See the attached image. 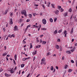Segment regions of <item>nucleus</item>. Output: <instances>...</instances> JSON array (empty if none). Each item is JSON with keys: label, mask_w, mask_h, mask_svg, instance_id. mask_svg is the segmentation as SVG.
Instances as JSON below:
<instances>
[{"label": "nucleus", "mask_w": 77, "mask_h": 77, "mask_svg": "<svg viewBox=\"0 0 77 77\" xmlns=\"http://www.w3.org/2000/svg\"><path fill=\"white\" fill-rule=\"evenodd\" d=\"M45 59L44 57L41 60V65H42L43 63L44 65H46V62H45Z\"/></svg>", "instance_id": "obj_1"}, {"label": "nucleus", "mask_w": 77, "mask_h": 77, "mask_svg": "<svg viewBox=\"0 0 77 77\" xmlns=\"http://www.w3.org/2000/svg\"><path fill=\"white\" fill-rule=\"evenodd\" d=\"M26 10H22L21 12V14L22 15H24L25 17H27V15H26Z\"/></svg>", "instance_id": "obj_2"}, {"label": "nucleus", "mask_w": 77, "mask_h": 77, "mask_svg": "<svg viewBox=\"0 0 77 77\" xmlns=\"http://www.w3.org/2000/svg\"><path fill=\"white\" fill-rule=\"evenodd\" d=\"M42 22L44 24H46V23H47V21H46V20H45V19H43L42 20Z\"/></svg>", "instance_id": "obj_3"}, {"label": "nucleus", "mask_w": 77, "mask_h": 77, "mask_svg": "<svg viewBox=\"0 0 77 77\" xmlns=\"http://www.w3.org/2000/svg\"><path fill=\"white\" fill-rule=\"evenodd\" d=\"M55 13L56 15H58V14L59 13V11L58 10H56L55 11Z\"/></svg>", "instance_id": "obj_4"}, {"label": "nucleus", "mask_w": 77, "mask_h": 77, "mask_svg": "<svg viewBox=\"0 0 77 77\" xmlns=\"http://www.w3.org/2000/svg\"><path fill=\"white\" fill-rule=\"evenodd\" d=\"M18 29V27H17V26H15L14 27V31H16V30H17V29Z\"/></svg>", "instance_id": "obj_5"}, {"label": "nucleus", "mask_w": 77, "mask_h": 77, "mask_svg": "<svg viewBox=\"0 0 77 77\" xmlns=\"http://www.w3.org/2000/svg\"><path fill=\"white\" fill-rule=\"evenodd\" d=\"M10 24H12L13 22H12V18L10 19Z\"/></svg>", "instance_id": "obj_6"}, {"label": "nucleus", "mask_w": 77, "mask_h": 77, "mask_svg": "<svg viewBox=\"0 0 77 77\" xmlns=\"http://www.w3.org/2000/svg\"><path fill=\"white\" fill-rule=\"evenodd\" d=\"M5 76H6V77H9V76H11V75L8 74L7 73H5Z\"/></svg>", "instance_id": "obj_7"}, {"label": "nucleus", "mask_w": 77, "mask_h": 77, "mask_svg": "<svg viewBox=\"0 0 77 77\" xmlns=\"http://www.w3.org/2000/svg\"><path fill=\"white\" fill-rule=\"evenodd\" d=\"M66 53L67 54H71V52L69 51H67L66 52Z\"/></svg>", "instance_id": "obj_8"}, {"label": "nucleus", "mask_w": 77, "mask_h": 77, "mask_svg": "<svg viewBox=\"0 0 77 77\" xmlns=\"http://www.w3.org/2000/svg\"><path fill=\"white\" fill-rule=\"evenodd\" d=\"M30 47L29 48V50L30 49V48H32L33 47V46L32 45V43H30Z\"/></svg>", "instance_id": "obj_9"}, {"label": "nucleus", "mask_w": 77, "mask_h": 77, "mask_svg": "<svg viewBox=\"0 0 77 77\" xmlns=\"http://www.w3.org/2000/svg\"><path fill=\"white\" fill-rule=\"evenodd\" d=\"M38 28V26H36L35 25H34L33 26V27H32V28Z\"/></svg>", "instance_id": "obj_10"}, {"label": "nucleus", "mask_w": 77, "mask_h": 77, "mask_svg": "<svg viewBox=\"0 0 77 77\" xmlns=\"http://www.w3.org/2000/svg\"><path fill=\"white\" fill-rule=\"evenodd\" d=\"M55 48H57V49H59V46L56 45L55 46Z\"/></svg>", "instance_id": "obj_11"}, {"label": "nucleus", "mask_w": 77, "mask_h": 77, "mask_svg": "<svg viewBox=\"0 0 77 77\" xmlns=\"http://www.w3.org/2000/svg\"><path fill=\"white\" fill-rule=\"evenodd\" d=\"M54 33L55 35L57 34V30H56L54 32Z\"/></svg>", "instance_id": "obj_12"}, {"label": "nucleus", "mask_w": 77, "mask_h": 77, "mask_svg": "<svg viewBox=\"0 0 77 77\" xmlns=\"http://www.w3.org/2000/svg\"><path fill=\"white\" fill-rule=\"evenodd\" d=\"M74 29V28H72V29L71 30V34H72V33H73V30Z\"/></svg>", "instance_id": "obj_13"}, {"label": "nucleus", "mask_w": 77, "mask_h": 77, "mask_svg": "<svg viewBox=\"0 0 77 77\" xmlns=\"http://www.w3.org/2000/svg\"><path fill=\"white\" fill-rule=\"evenodd\" d=\"M64 16L65 17H66V16H68V12H66V13H64Z\"/></svg>", "instance_id": "obj_14"}, {"label": "nucleus", "mask_w": 77, "mask_h": 77, "mask_svg": "<svg viewBox=\"0 0 77 77\" xmlns=\"http://www.w3.org/2000/svg\"><path fill=\"white\" fill-rule=\"evenodd\" d=\"M8 11L7 10H6V11H5L4 12V14L5 15H6V14H7V13H8Z\"/></svg>", "instance_id": "obj_15"}, {"label": "nucleus", "mask_w": 77, "mask_h": 77, "mask_svg": "<svg viewBox=\"0 0 77 77\" xmlns=\"http://www.w3.org/2000/svg\"><path fill=\"white\" fill-rule=\"evenodd\" d=\"M49 21L50 22H51V23H53V19L52 18H50L49 19Z\"/></svg>", "instance_id": "obj_16"}, {"label": "nucleus", "mask_w": 77, "mask_h": 77, "mask_svg": "<svg viewBox=\"0 0 77 77\" xmlns=\"http://www.w3.org/2000/svg\"><path fill=\"white\" fill-rule=\"evenodd\" d=\"M17 54H15L14 55V59L15 60H17Z\"/></svg>", "instance_id": "obj_17"}, {"label": "nucleus", "mask_w": 77, "mask_h": 77, "mask_svg": "<svg viewBox=\"0 0 77 77\" xmlns=\"http://www.w3.org/2000/svg\"><path fill=\"white\" fill-rule=\"evenodd\" d=\"M36 51H35V52L32 53V54H33V55H35L36 54Z\"/></svg>", "instance_id": "obj_18"}, {"label": "nucleus", "mask_w": 77, "mask_h": 77, "mask_svg": "<svg viewBox=\"0 0 77 77\" xmlns=\"http://www.w3.org/2000/svg\"><path fill=\"white\" fill-rule=\"evenodd\" d=\"M46 43H47V42L45 41H43L42 42V44H46Z\"/></svg>", "instance_id": "obj_19"}, {"label": "nucleus", "mask_w": 77, "mask_h": 77, "mask_svg": "<svg viewBox=\"0 0 77 77\" xmlns=\"http://www.w3.org/2000/svg\"><path fill=\"white\" fill-rule=\"evenodd\" d=\"M54 69V67L53 66H51V70L53 71Z\"/></svg>", "instance_id": "obj_20"}, {"label": "nucleus", "mask_w": 77, "mask_h": 77, "mask_svg": "<svg viewBox=\"0 0 77 77\" xmlns=\"http://www.w3.org/2000/svg\"><path fill=\"white\" fill-rule=\"evenodd\" d=\"M72 69H69L68 72H72Z\"/></svg>", "instance_id": "obj_21"}, {"label": "nucleus", "mask_w": 77, "mask_h": 77, "mask_svg": "<svg viewBox=\"0 0 77 77\" xmlns=\"http://www.w3.org/2000/svg\"><path fill=\"white\" fill-rule=\"evenodd\" d=\"M51 53L50 52H49L47 54V56H49V55H50L51 54Z\"/></svg>", "instance_id": "obj_22"}, {"label": "nucleus", "mask_w": 77, "mask_h": 77, "mask_svg": "<svg viewBox=\"0 0 77 77\" xmlns=\"http://www.w3.org/2000/svg\"><path fill=\"white\" fill-rule=\"evenodd\" d=\"M51 6H52V8H55V6H54V4H52Z\"/></svg>", "instance_id": "obj_23"}, {"label": "nucleus", "mask_w": 77, "mask_h": 77, "mask_svg": "<svg viewBox=\"0 0 77 77\" xmlns=\"http://www.w3.org/2000/svg\"><path fill=\"white\" fill-rule=\"evenodd\" d=\"M68 65H65V69H66V68H68Z\"/></svg>", "instance_id": "obj_24"}, {"label": "nucleus", "mask_w": 77, "mask_h": 77, "mask_svg": "<svg viewBox=\"0 0 77 77\" xmlns=\"http://www.w3.org/2000/svg\"><path fill=\"white\" fill-rule=\"evenodd\" d=\"M59 49L60 51H62V47H60Z\"/></svg>", "instance_id": "obj_25"}, {"label": "nucleus", "mask_w": 77, "mask_h": 77, "mask_svg": "<svg viewBox=\"0 0 77 77\" xmlns=\"http://www.w3.org/2000/svg\"><path fill=\"white\" fill-rule=\"evenodd\" d=\"M25 40H26V38H25L24 39L23 41V42L24 43V44H26V41H25Z\"/></svg>", "instance_id": "obj_26"}, {"label": "nucleus", "mask_w": 77, "mask_h": 77, "mask_svg": "<svg viewBox=\"0 0 77 77\" xmlns=\"http://www.w3.org/2000/svg\"><path fill=\"white\" fill-rule=\"evenodd\" d=\"M21 68H23V66H24V64H23L21 65Z\"/></svg>", "instance_id": "obj_27"}, {"label": "nucleus", "mask_w": 77, "mask_h": 77, "mask_svg": "<svg viewBox=\"0 0 77 77\" xmlns=\"http://www.w3.org/2000/svg\"><path fill=\"white\" fill-rule=\"evenodd\" d=\"M69 12H72V10L71 9V8L69 9Z\"/></svg>", "instance_id": "obj_28"}, {"label": "nucleus", "mask_w": 77, "mask_h": 77, "mask_svg": "<svg viewBox=\"0 0 77 77\" xmlns=\"http://www.w3.org/2000/svg\"><path fill=\"white\" fill-rule=\"evenodd\" d=\"M12 37H14H14H15V36L14 35V34H13V35H12L11 37H10V38H12Z\"/></svg>", "instance_id": "obj_29"}, {"label": "nucleus", "mask_w": 77, "mask_h": 77, "mask_svg": "<svg viewBox=\"0 0 77 77\" xmlns=\"http://www.w3.org/2000/svg\"><path fill=\"white\" fill-rule=\"evenodd\" d=\"M62 29H60L58 31V33H61V32H62Z\"/></svg>", "instance_id": "obj_30"}, {"label": "nucleus", "mask_w": 77, "mask_h": 77, "mask_svg": "<svg viewBox=\"0 0 77 77\" xmlns=\"http://www.w3.org/2000/svg\"><path fill=\"white\" fill-rule=\"evenodd\" d=\"M26 60V58H24L22 59V60H23V61H25Z\"/></svg>", "instance_id": "obj_31"}, {"label": "nucleus", "mask_w": 77, "mask_h": 77, "mask_svg": "<svg viewBox=\"0 0 77 77\" xmlns=\"http://www.w3.org/2000/svg\"><path fill=\"white\" fill-rule=\"evenodd\" d=\"M74 49H75V48H73L72 50H71V51L72 52H73L74 51Z\"/></svg>", "instance_id": "obj_32"}, {"label": "nucleus", "mask_w": 77, "mask_h": 77, "mask_svg": "<svg viewBox=\"0 0 77 77\" xmlns=\"http://www.w3.org/2000/svg\"><path fill=\"white\" fill-rule=\"evenodd\" d=\"M29 17L30 18H32V15L31 14H29Z\"/></svg>", "instance_id": "obj_33"}, {"label": "nucleus", "mask_w": 77, "mask_h": 77, "mask_svg": "<svg viewBox=\"0 0 77 77\" xmlns=\"http://www.w3.org/2000/svg\"><path fill=\"white\" fill-rule=\"evenodd\" d=\"M61 8H62V7H61V6H58V9H59H59H61Z\"/></svg>", "instance_id": "obj_34"}, {"label": "nucleus", "mask_w": 77, "mask_h": 77, "mask_svg": "<svg viewBox=\"0 0 77 77\" xmlns=\"http://www.w3.org/2000/svg\"><path fill=\"white\" fill-rule=\"evenodd\" d=\"M6 54H6V53H4V54H2V56H6Z\"/></svg>", "instance_id": "obj_35"}, {"label": "nucleus", "mask_w": 77, "mask_h": 77, "mask_svg": "<svg viewBox=\"0 0 77 77\" xmlns=\"http://www.w3.org/2000/svg\"><path fill=\"white\" fill-rule=\"evenodd\" d=\"M31 27V25L29 24V25H28L27 26V27H28V28L29 27Z\"/></svg>", "instance_id": "obj_36"}, {"label": "nucleus", "mask_w": 77, "mask_h": 77, "mask_svg": "<svg viewBox=\"0 0 77 77\" xmlns=\"http://www.w3.org/2000/svg\"><path fill=\"white\" fill-rule=\"evenodd\" d=\"M13 63L15 65H16V63L15 62V61L14 60H13Z\"/></svg>", "instance_id": "obj_37"}, {"label": "nucleus", "mask_w": 77, "mask_h": 77, "mask_svg": "<svg viewBox=\"0 0 77 77\" xmlns=\"http://www.w3.org/2000/svg\"><path fill=\"white\" fill-rule=\"evenodd\" d=\"M10 71H14V69L12 68L10 70Z\"/></svg>", "instance_id": "obj_38"}, {"label": "nucleus", "mask_w": 77, "mask_h": 77, "mask_svg": "<svg viewBox=\"0 0 77 77\" xmlns=\"http://www.w3.org/2000/svg\"><path fill=\"white\" fill-rule=\"evenodd\" d=\"M3 70V69H2V68H1L0 72H2V71Z\"/></svg>", "instance_id": "obj_39"}, {"label": "nucleus", "mask_w": 77, "mask_h": 77, "mask_svg": "<svg viewBox=\"0 0 77 77\" xmlns=\"http://www.w3.org/2000/svg\"><path fill=\"white\" fill-rule=\"evenodd\" d=\"M3 32H5L6 31V29H5V28H3Z\"/></svg>", "instance_id": "obj_40"}, {"label": "nucleus", "mask_w": 77, "mask_h": 77, "mask_svg": "<svg viewBox=\"0 0 77 77\" xmlns=\"http://www.w3.org/2000/svg\"><path fill=\"white\" fill-rule=\"evenodd\" d=\"M43 30H47V28H43Z\"/></svg>", "instance_id": "obj_41"}, {"label": "nucleus", "mask_w": 77, "mask_h": 77, "mask_svg": "<svg viewBox=\"0 0 77 77\" xmlns=\"http://www.w3.org/2000/svg\"><path fill=\"white\" fill-rule=\"evenodd\" d=\"M64 10L62 8H61V12H63V11Z\"/></svg>", "instance_id": "obj_42"}, {"label": "nucleus", "mask_w": 77, "mask_h": 77, "mask_svg": "<svg viewBox=\"0 0 77 77\" xmlns=\"http://www.w3.org/2000/svg\"><path fill=\"white\" fill-rule=\"evenodd\" d=\"M35 59H36V57H34L33 58V61L34 62V61H35Z\"/></svg>", "instance_id": "obj_43"}, {"label": "nucleus", "mask_w": 77, "mask_h": 77, "mask_svg": "<svg viewBox=\"0 0 77 77\" xmlns=\"http://www.w3.org/2000/svg\"><path fill=\"white\" fill-rule=\"evenodd\" d=\"M57 42H60V39H58L57 40Z\"/></svg>", "instance_id": "obj_44"}, {"label": "nucleus", "mask_w": 77, "mask_h": 77, "mask_svg": "<svg viewBox=\"0 0 77 77\" xmlns=\"http://www.w3.org/2000/svg\"><path fill=\"white\" fill-rule=\"evenodd\" d=\"M64 59H65V57H64V56H63L62 57V60H64Z\"/></svg>", "instance_id": "obj_45"}, {"label": "nucleus", "mask_w": 77, "mask_h": 77, "mask_svg": "<svg viewBox=\"0 0 77 77\" xmlns=\"http://www.w3.org/2000/svg\"><path fill=\"white\" fill-rule=\"evenodd\" d=\"M71 62H72V63H74V61L72 60H71Z\"/></svg>", "instance_id": "obj_46"}, {"label": "nucleus", "mask_w": 77, "mask_h": 77, "mask_svg": "<svg viewBox=\"0 0 77 77\" xmlns=\"http://www.w3.org/2000/svg\"><path fill=\"white\" fill-rule=\"evenodd\" d=\"M66 32H67L65 30L64 32V34H66Z\"/></svg>", "instance_id": "obj_47"}, {"label": "nucleus", "mask_w": 77, "mask_h": 77, "mask_svg": "<svg viewBox=\"0 0 77 77\" xmlns=\"http://www.w3.org/2000/svg\"><path fill=\"white\" fill-rule=\"evenodd\" d=\"M10 15L11 16V17H12V16H13V14H12V13H11L10 14Z\"/></svg>", "instance_id": "obj_48"}, {"label": "nucleus", "mask_w": 77, "mask_h": 77, "mask_svg": "<svg viewBox=\"0 0 77 77\" xmlns=\"http://www.w3.org/2000/svg\"><path fill=\"white\" fill-rule=\"evenodd\" d=\"M27 29H28V27H27L25 29V32H26L27 31Z\"/></svg>", "instance_id": "obj_49"}, {"label": "nucleus", "mask_w": 77, "mask_h": 77, "mask_svg": "<svg viewBox=\"0 0 77 77\" xmlns=\"http://www.w3.org/2000/svg\"><path fill=\"white\" fill-rule=\"evenodd\" d=\"M26 22H29V21H30V20L29 19H27V20H26Z\"/></svg>", "instance_id": "obj_50"}, {"label": "nucleus", "mask_w": 77, "mask_h": 77, "mask_svg": "<svg viewBox=\"0 0 77 77\" xmlns=\"http://www.w3.org/2000/svg\"><path fill=\"white\" fill-rule=\"evenodd\" d=\"M20 22H22V21H23V19H20Z\"/></svg>", "instance_id": "obj_51"}, {"label": "nucleus", "mask_w": 77, "mask_h": 77, "mask_svg": "<svg viewBox=\"0 0 77 77\" xmlns=\"http://www.w3.org/2000/svg\"><path fill=\"white\" fill-rule=\"evenodd\" d=\"M40 43H41V42H42V40L41 39H40Z\"/></svg>", "instance_id": "obj_52"}, {"label": "nucleus", "mask_w": 77, "mask_h": 77, "mask_svg": "<svg viewBox=\"0 0 77 77\" xmlns=\"http://www.w3.org/2000/svg\"><path fill=\"white\" fill-rule=\"evenodd\" d=\"M75 65H76V67H77V60H76V61Z\"/></svg>", "instance_id": "obj_53"}, {"label": "nucleus", "mask_w": 77, "mask_h": 77, "mask_svg": "<svg viewBox=\"0 0 77 77\" xmlns=\"http://www.w3.org/2000/svg\"><path fill=\"white\" fill-rule=\"evenodd\" d=\"M30 59V57H28V58H26V60L28 59Z\"/></svg>", "instance_id": "obj_54"}, {"label": "nucleus", "mask_w": 77, "mask_h": 77, "mask_svg": "<svg viewBox=\"0 0 77 77\" xmlns=\"http://www.w3.org/2000/svg\"><path fill=\"white\" fill-rule=\"evenodd\" d=\"M56 68L57 69H59V67H58L57 66H56Z\"/></svg>", "instance_id": "obj_55"}, {"label": "nucleus", "mask_w": 77, "mask_h": 77, "mask_svg": "<svg viewBox=\"0 0 77 77\" xmlns=\"http://www.w3.org/2000/svg\"><path fill=\"white\" fill-rule=\"evenodd\" d=\"M14 72V71H11V73H12V74H13Z\"/></svg>", "instance_id": "obj_56"}, {"label": "nucleus", "mask_w": 77, "mask_h": 77, "mask_svg": "<svg viewBox=\"0 0 77 77\" xmlns=\"http://www.w3.org/2000/svg\"><path fill=\"white\" fill-rule=\"evenodd\" d=\"M41 25H39V27H38V28H39V29H41Z\"/></svg>", "instance_id": "obj_57"}, {"label": "nucleus", "mask_w": 77, "mask_h": 77, "mask_svg": "<svg viewBox=\"0 0 77 77\" xmlns=\"http://www.w3.org/2000/svg\"><path fill=\"white\" fill-rule=\"evenodd\" d=\"M30 73L28 75H27V77H29V75H30Z\"/></svg>", "instance_id": "obj_58"}, {"label": "nucleus", "mask_w": 77, "mask_h": 77, "mask_svg": "<svg viewBox=\"0 0 77 77\" xmlns=\"http://www.w3.org/2000/svg\"><path fill=\"white\" fill-rule=\"evenodd\" d=\"M42 36H44V35H42L40 36V37H42Z\"/></svg>", "instance_id": "obj_59"}, {"label": "nucleus", "mask_w": 77, "mask_h": 77, "mask_svg": "<svg viewBox=\"0 0 77 77\" xmlns=\"http://www.w3.org/2000/svg\"><path fill=\"white\" fill-rule=\"evenodd\" d=\"M19 74L20 75V73H21V70H20L19 72Z\"/></svg>", "instance_id": "obj_60"}, {"label": "nucleus", "mask_w": 77, "mask_h": 77, "mask_svg": "<svg viewBox=\"0 0 77 77\" xmlns=\"http://www.w3.org/2000/svg\"><path fill=\"white\" fill-rule=\"evenodd\" d=\"M34 6H36V7L38 6V5H35Z\"/></svg>", "instance_id": "obj_61"}, {"label": "nucleus", "mask_w": 77, "mask_h": 77, "mask_svg": "<svg viewBox=\"0 0 77 77\" xmlns=\"http://www.w3.org/2000/svg\"><path fill=\"white\" fill-rule=\"evenodd\" d=\"M4 48H5V50L6 49V46H5L4 47Z\"/></svg>", "instance_id": "obj_62"}, {"label": "nucleus", "mask_w": 77, "mask_h": 77, "mask_svg": "<svg viewBox=\"0 0 77 77\" xmlns=\"http://www.w3.org/2000/svg\"><path fill=\"white\" fill-rule=\"evenodd\" d=\"M36 47V48H39V46H36V47Z\"/></svg>", "instance_id": "obj_63"}, {"label": "nucleus", "mask_w": 77, "mask_h": 77, "mask_svg": "<svg viewBox=\"0 0 77 77\" xmlns=\"http://www.w3.org/2000/svg\"><path fill=\"white\" fill-rule=\"evenodd\" d=\"M56 20H57V18H56V19H54V21L55 22L56 21Z\"/></svg>", "instance_id": "obj_64"}]
</instances>
